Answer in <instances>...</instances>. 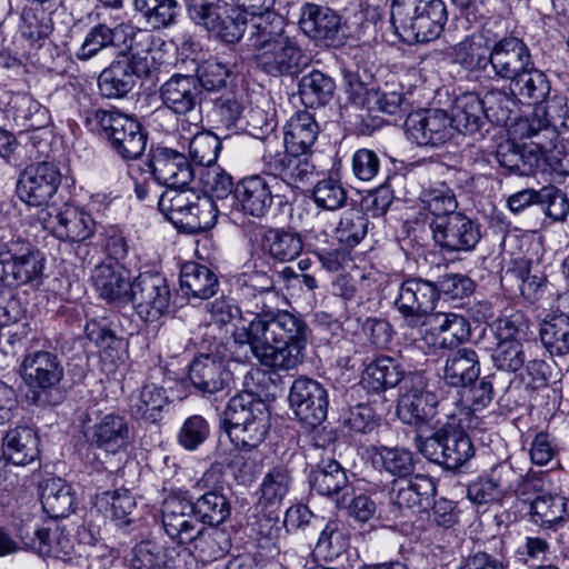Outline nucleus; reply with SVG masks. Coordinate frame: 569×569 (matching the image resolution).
<instances>
[{"mask_svg": "<svg viewBox=\"0 0 569 569\" xmlns=\"http://www.w3.org/2000/svg\"><path fill=\"white\" fill-rule=\"evenodd\" d=\"M497 342L521 341L527 338L529 331V319L521 311L510 315H501L490 325Z\"/></svg>", "mask_w": 569, "mask_h": 569, "instance_id": "obj_63", "label": "nucleus"}, {"mask_svg": "<svg viewBox=\"0 0 569 569\" xmlns=\"http://www.w3.org/2000/svg\"><path fill=\"white\" fill-rule=\"evenodd\" d=\"M405 127L407 138L420 147H443L456 134L449 113L441 109L409 113Z\"/></svg>", "mask_w": 569, "mask_h": 569, "instance_id": "obj_18", "label": "nucleus"}, {"mask_svg": "<svg viewBox=\"0 0 569 569\" xmlns=\"http://www.w3.org/2000/svg\"><path fill=\"white\" fill-rule=\"evenodd\" d=\"M279 181L264 174H251L234 186V199L240 210L256 219L264 218L278 197Z\"/></svg>", "mask_w": 569, "mask_h": 569, "instance_id": "obj_21", "label": "nucleus"}, {"mask_svg": "<svg viewBox=\"0 0 569 569\" xmlns=\"http://www.w3.org/2000/svg\"><path fill=\"white\" fill-rule=\"evenodd\" d=\"M143 166L154 181L168 188H186L194 178L188 158L167 147L152 148Z\"/></svg>", "mask_w": 569, "mask_h": 569, "instance_id": "obj_19", "label": "nucleus"}, {"mask_svg": "<svg viewBox=\"0 0 569 569\" xmlns=\"http://www.w3.org/2000/svg\"><path fill=\"white\" fill-rule=\"evenodd\" d=\"M465 429L448 418L447 423L430 437L417 438L418 450L429 461L447 470H458L475 455L473 445Z\"/></svg>", "mask_w": 569, "mask_h": 569, "instance_id": "obj_7", "label": "nucleus"}, {"mask_svg": "<svg viewBox=\"0 0 569 569\" xmlns=\"http://www.w3.org/2000/svg\"><path fill=\"white\" fill-rule=\"evenodd\" d=\"M249 46L256 67L271 77H293L307 64V56L295 38L288 36L281 16L268 13L250 26Z\"/></svg>", "mask_w": 569, "mask_h": 569, "instance_id": "obj_2", "label": "nucleus"}, {"mask_svg": "<svg viewBox=\"0 0 569 569\" xmlns=\"http://www.w3.org/2000/svg\"><path fill=\"white\" fill-rule=\"evenodd\" d=\"M309 482L318 493L333 496L347 489L348 477L337 460L323 459L311 471Z\"/></svg>", "mask_w": 569, "mask_h": 569, "instance_id": "obj_43", "label": "nucleus"}, {"mask_svg": "<svg viewBox=\"0 0 569 569\" xmlns=\"http://www.w3.org/2000/svg\"><path fill=\"white\" fill-rule=\"evenodd\" d=\"M539 336L542 345L551 356L569 353V316L555 313L540 323Z\"/></svg>", "mask_w": 569, "mask_h": 569, "instance_id": "obj_44", "label": "nucleus"}, {"mask_svg": "<svg viewBox=\"0 0 569 569\" xmlns=\"http://www.w3.org/2000/svg\"><path fill=\"white\" fill-rule=\"evenodd\" d=\"M335 90V80L316 69L303 74L298 82V94L307 108L326 106L333 98Z\"/></svg>", "mask_w": 569, "mask_h": 569, "instance_id": "obj_40", "label": "nucleus"}, {"mask_svg": "<svg viewBox=\"0 0 569 569\" xmlns=\"http://www.w3.org/2000/svg\"><path fill=\"white\" fill-rule=\"evenodd\" d=\"M89 432L92 443L111 453L126 450L130 442V428L127 419L114 412L97 417L94 425L89 428Z\"/></svg>", "mask_w": 569, "mask_h": 569, "instance_id": "obj_28", "label": "nucleus"}, {"mask_svg": "<svg viewBox=\"0 0 569 569\" xmlns=\"http://www.w3.org/2000/svg\"><path fill=\"white\" fill-rule=\"evenodd\" d=\"M529 513L535 523L551 527L569 513V500L558 495H541L533 500Z\"/></svg>", "mask_w": 569, "mask_h": 569, "instance_id": "obj_50", "label": "nucleus"}, {"mask_svg": "<svg viewBox=\"0 0 569 569\" xmlns=\"http://www.w3.org/2000/svg\"><path fill=\"white\" fill-rule=\"evenodd\" d=\"M131 569H194V558L188 547H164L146 539L132 548Z\"/></svg>", "mask_w": 569, "mask_h": 569, "instance_id": "obj_20", "label": "nucleus"}, {"mask_svg": "<svg viewBox=\"0 0 569 569\" xmlns=\"http://www.w3.org/2000/svg\"><path fill=\"white\" fill-rule=\"evenodd\" d=\"M455 26L466 34L461 41L447 49L451 62L468 72H486L493 42L490 31L480 22L472 24L469 13L457 18Z\"/></svg>", "mask_w": 569, "mask_h": 569, "instance_id": "obj_9", "label": "nucleus"}, {"mask_svg": "<svg viewBox=\"0 0 569 569\" xmlns=\"http://www.w3.org/2000/svg\"><path fill=\"white\" fill-rule=\"evenodd\" d=\"M513 467L508 462L497 465L488 478H479L467 488L468 498L478 505L500 500L510 489Z\"/></svg>", "mask_w": 569, "mask_h": 569, "instance_id": "obj_32", "label": "nucleus"}, {"mask_svg": "<svg viewBox=\"0 0 569 569\" xmlns=\"http://www.w3.org/2000/svg\"><path fill=\"white\" fill-rule=\"evenodd\" d=\"M167 402L168 396L163 387L156 383H146L133 400L131 411L138 418L156 422Z\"/></svg>", "mask_w": 569, "mask_h": 569, "instance_id": "obj_53", "label": "nucleus"}, {"mask_svg": "<svg viewBox=\"0 0 569 569\" xmlns=\"http://www.w3.org/2000/svg\"><path fill=\"white\" fill-rule=\"evenodd\" d=\"M40 500L51 518L67 517L76 508L72 487L61 478H47L40 483Z\"/></svg>", "mask_w": 569, "mask_h": 569, "instance_id": "obj_38", "label": "nucleus"}, {"mask_svg": "<svg viewBox=\"0 0 569 569\" xmlns=\"http://www.w3.org/2000/svg\"><path fill=\"white\" fill-rule=\"evenodd\" d=\"M435 242L449 252L471 251L481 239L480 224L461 212L430 220Z\"/></svg>", "mask_w": 569, "mask_h": 569, "instance_id": "obj_15", "label": "nucleus"}, {"mask_svg": "<svg viewBox=\"0 0 569 569\" xmlns=\"http://www.w3.org/2000/svg\"><path fill=\"white\" fill-rule=\"evenodd\" d=\"M439 403L438 396L429 388L426 375L421 371L408 372L399 389V419L407 425L422 426L437 415Z\"/></svg>", "mask_w": 569, "mask_h": 569, "instance_id": "obj_11", "label": "nucleus"}, {"mask_svg": "<svg viewBox=\"0 0 569 569\" xmlns=\"http://www.w3.org/2000/svg\"><path fill=\"white\" fill-rule=\"evenodd\" d=\"M448 13L442 0H393L390 21L403 41L425 43L439 38Z\"/></svg>", "mask_w": 569, "mask_h": 569, "instance_id": "obj_4", "label": "nucleus"}, {"mask_svg": "<svg viewBox=\"0 0 569 569\" xmlns=\"http://www.w3.org/2000/svg\"><path fill=\"white\" fill-rule=\"evenodd\" d=\"M193 74H172L159 89L162 104L177 116H187L201 107L203 96Z\"/></svg>", "mask_w": 569, "mask_h": 569, "instance_id": "obj_24", "label": "nucleus"}, {"mask_svg": "<svg viewBox=\"0 0 569 569\" xmlns=\"http://www.w3.org/2000/svg\"><path fill=\"white\" fill-rule=\"evenodd\" d=\"M196 194L192 191L183 190V188H169L159 198L158 208L174 226L182 228L184 216Z\"/></svg>", "mask_w": 569, "mask_h": 569, "instance_id": "obj_61", "label": "nucleus"}, {"mask_svg": "<svg viewBox=\"0 0 569 569\" xmlns=\"http://www.w3.org/2000/svg\"><path fill=\"white\" fill-rule=\"evenodd\" d=\"M496 159L505 174L528 177L539 164V156L533 149L519 148L510 142L499 144Z\"/></svg>", "mask_w": 569, "mask_h": 569, "instance_id": "obj_42", "label": "nucleus"}, {"mask_svg": "<svg viewBox=\"0 0 569 569\" xmlns=\"http://www.w3.org/2000/svg\"><path fill=\"white\" fill-rule=\"evenodd\" d=\"M539 108L535 111V118L528 123V138L531 139V144L536 147L539 158L541 157L547 162V156L553 150H558L560 144L557 143L559 130L548 122L542 114H539Z\"/></svg>", "mask_w": 569, "mask_h": 569, "instance_id": "obj_56", "label": "nucleus"}, {"mask_svg": "<svg viewBox=\"0 0 569 569\" xmlns=\"http://www.w3.org/2000/svg\"><path fill=\"white\" fill-rule=\"evenodd\" d=\"M495 375H489L478 379L461 391H457L453 400L455 409L447 413V418L453 419L460 428H478L480 418L476 411L487 408L493 400V380Z\"/></svg>", "mask_w": 569, "mask_h": 569, "instance_id": "obj_22", "label": "nucleus"}, {"mask_svg": "<svg viewBox=\"0 0 569 569\" xmlns=\"http://www.w3.org/2000/svg\"><path fill=\"white\" fill-rule=\"evenodd\" d=\"M11 111L13 121L21 131L41 130L49 122L48 110L28 96L19 97Z\"/></svg>", "mask_w": 569, "mask_h": 569, "instance_id": "obj_54", "label": "nucleus"}, {"mask_svg": "<svg viewBox=\"0 0 569 569\" xmlns=\"http://www.w3.org/2000/svg\"><path fill=\"white\" fill-rule=\"evenodd\" d=\"M92 281L99 295L109 301L128 300L129 287L127 272L116 261H104L94 267Z\"/></svg>", "mask_w": 569, "mask_h": 569, "instance_id": "obj_36", "label": "nucleus"}, {"mask_svg": "<svg viewBox=\"0 0 569 569\" xmlns=\"http://www.w3.org/2000/svg\"><path fill=\"white\" fill-rule=\"evenodd\" d=\"M260 246L262 252L277 262L292 261L303 250L302 236L286 228L266 229Z\"/></svg>", "mask_w": 569, "mask_h": 569, "instance_id": "obj_35", "label": "nucleus"}, {"mask_svg": "<svg viewBox=\"0 0 569 569\" xmlns=\"http://www.w3.org/2000/svg\"><path fill=\"white\" fill-rule=\"evenodd\" d=\"M312 199L317 207L335 211L347 204L348 191L339 180L330 177L317 182L312 190Z\"/></svg>", "mask_w": 569, "mask_h": 569, "instance_id": "obj_64", "label": "nucleus"}, {"mask_svg": "<svg viewBox=\"0 0 569 569\" xmlns=\"http://www.w3.org/2000/svg\"><path fill=\"white\" fill-rule=\"evenodd\" d=\"M298 26L318 47L338 49L346 43L342 17L329 7L305 2L300 7Z\"/></svg>", "mask_w": 569, "mask_h": 569, "instance_id": "obj_14", "label": "nucleus"}, {"mask_svg": "<svg viewBox=\"0 0 569 569\" xmlns=\"http://www.w3.org/2000/svg\"><path fill=\"white\" fill-rule=\"evenodd\" d=\"M40 439L28 426H18L7 431L2 440L3 459L14 466L33 462L40 455Z\"/></svg>", "mask_w": 569, "mask_h": 569, "instance_id": "obj_30", "label": "nucleus"}, {"mask_svg": "<svg viewBox=\"0 0 569 569\" xmlns=\"http://www.w3.org/2000/svg\"><path fill=\"white\" fill-rule=\"evenodd\" d=\"M437 301L436 282L420 277L405 279L393 301L396 310L401 316V327L405 331L427 325L428 315L435 310Z\"/></svg>", "mask_w": 569, "mask_h": 569, "instance_id": "obj_10", "label": "nucleus"}, {"mask_svg": "<svg viewBox=\"0 0 569 569\" xmlns=\"http://www.w3.org/2000/svg\"><path fill=\"white\" fill-rule=\"evenodd\" d=\"M529 352V346L521 341H501L492 350L491 359L496 369L516 373L523 369Z\"/></svg>", "mask_w": 569, "mask_h": 569, "instance_id": "obj_58", "label": "nucleus"}, {"mask_svg": "<svg viewBox=\"0 0 569 569\" xmlns=\"http://www.w3.org/2000/svg\"><path fill=\"white\" fill-rule=\"evenodd\" d=\"M44 258L30 242L17 240L0 251V287L16 289L39 286L42 281Z\"/></svg>", "mask_w": 569, "mask_h": 569, "instance_id": "obj_8", "label": "nucleus"}, {"mask_svg": "<svg viewBox=\"0 0 569 569\" xmlns=\"http://www.w3.org/2000/svg\"><path fill=\"white\" fill-rule=\"evenodd\" d=\"M134 8L153 29L171 26L179 12L177 0H134Z\"/></svg>", "mask_w": 569, "mask_h": 569, "instance_id": "obj_57", "label": "nucleus"}, {"mask_svg": "<svg viewBox=\"0 0 569 569\" xmlns=\"http://www.w3.org/2000/svg\"><path fill=\"white\" fill-rule=\"evenodd\" d=\"M510 90L516 97L528 99L533 104L547 101L550 98V83L546 74L536 68L535 62H532V68L522 71L510 82Z\"/></svg>", "mask_w": 569, "mask_h": 569, "instance_id": "obj_45", "label": "nucleus"}, {"mask_svg": "<svg viewBox=\"0 0 569 569\" xmlns=\"http://www.w3.org/2000/svg\"><path fill=\"white\" fill-rule=\"evenodd\" d=\"M289 403L296 417L306 426L316 428L327 418L328 392L317 380L308 377H299L293 380Z\"/></svg>", "mask_w": 569, "mask_h": 569, "instance_id": "obj_16", "label": "nucleus"}, {"mask_svg": "<svg viewBox=\"0 0 569 569\" xmlns=\"http://www.w3.org/2000/svg\"><path fill=\"white\" fill-rule=\"evenodd\" d=\"M408 373L396 358L380 356L371 361L362 375V385L370 391L382 392L405 382Z\"/></svg>", "mask_w": 569, "mask_h": 569, "instance_id": "obj_33", "label": "nucleus"}, {"mask_svg": "<svg viewBox=\"0 0 569 569\" xmlns=\"http://www.w3.org/2000/svg\"><path fill=\"white\" fill-rule=\"evenodd\" d=\"M38 220L43 229L52 232L63 241H83L94 230V221L91 216L81 208L64 203L62 207L42 209L38 213Z\"/></svg>", "mask_w": 569, "mask_h": 569, "instance_id": "obj_17", "label": "nucleus"}, {"mask_svg": "<svg viewBox=\"0 0 569 569\" xmlns=\"http://www.w3.org/2000/svg\"><path fill=\"white\" fill-rule=\"evenodd\" d=\"M61 184L59 168L49 161L29 164L20 174L16 186L18 198L29 207L51 209V200Z\"/></svg>", "mask_w": 569, "mask_h": 569, "instance_id": "obj_12", "label": "nucleus"}, {"mask_svg": "<svg viewBox=\"0 0 569 569\" xmlns=\"http://www.w3.org/2000/svg\"><path fill=\"white\" fill-rule=\"evenodd\" d=\"M218 214V206L211 196L196 194L181 229L190 233L209 230L217 223Z\"/></svg>", "mask_w": 569, "mask_h": 569, "instance_id": "obj_49", "label": "nucleus"}, {"mask_svg": "<svg viewBox=\"0 0 569 569\" xmlns=\"http://www.w3.org/2000/svg\"><path fill=\"white\" fill-rule=\"evenodd\" d=\"M136 83L137 80L129 71L128 66L121 63L119 59L106 68L98 78L100 92L107 98H123Z\"/></svg>", "mask_w": 569, "mask_h": 569, "instance_id": "obj_48", "label": "nucleus"}, {"mask_svg": "<svg viewBox=\"0 0 569 569\" xmlns=\"http://www.w3.org/2000/svg\"><path fill=\"white\" fill-rule=\"evenodd\" d=\"M369 220L359 208L346 210L335 231L337 239L349 248L356 247L368 232Z\"/></svg>", "mask_w": 569, "mask_h": 569, "instance_id": "obj_60", "label": "nucleus"}, {"mask_svg": "<svg viewBox=\"0 0 569 569\" xmlns=\"http://www.w3.org/2000/svg\"><path fill=\"white\" fill-rule=\"evenodd\" d=\"M486 119L489 123L505 126L511 119L517 107L516 96L501 89H490L480 97Z\"/></svg>", "mask_w": 569, "mask_h": 569, "instance_id": "obj_52", "label": "nucleus"}, {"mask_svg": "<svg viewBox=\"0 0 569 569\" xmlns=\"http://www.w3.org/2000/svg\"><path fill=\"white\" fill-rule=\"evenodd\" d=\"M192 386L202 395H213L229 388L232 373L223 360L211 355H201L189 367Z\"/></svg>", "mask_w": 569, "mask_h": 569, "instance_id": "obj_26", "label": "nucleus"}, {"mask_svg": "<svg viewBox=\"0 0 569 569\" xmlns=\"http://www.w3.org/2000/svg\"><path fill=\"white\" fill-rule=\"evenodd\" d=\"M187 543L191 545V548L188 549L192 552L196 565L198 560L211 562L222 558L231 547V538L223 528L200 526L193 538Z\"/></svg>", "mask_w": 569, "mask_h": 569, "instance_id": "obj_34", "label": "nucleus"}, {"mask_svg": "<svg viewBox=\"0 0 569 569\" xmlns=\"http://www.w3.org/2000/svg\"><path fill=\"white\" fill-rule=\"evenodd\" d=\"M532 56L526 42L517 37H503L492 42L490 63L495 77L515 80L522 71L532 68Z\"/></svg>", "mask_w": 569, "mask_h": 569, "instance_id": "obj_23", "label": "nucleus"}, {"mask_svg": "<svg viewBox=\"0 0 569 569\" xmlns=\"http://www.w3.org/2000/svg\"><path fill=\"white\" fill-rule=\"evenodd\" d=\"M449 119L455 133L482 138L489 131L480 96L476 92H465L456 98Z\"/></svg>", "mask_w": 569, "mask_h": 569, "instance_id": "obj_27", "label": "nucleus"}, {"mask_svg": "<svg viewBox=\"0 0 569 569\" xmlns=\"http://www.w3.org/2000/svg\"><path fill=\"white\" fill-rule=\"evenodd\" d=\"M20 376L33 405L54 407L64 400V366L58 353L49 350L27 352L20 365Z\"/></svg>", "mask_w": 569, "mask_h": 569, "instance_id": "obj_5", "label": "nucleus"}, {"mask_svg": "<svg viewBox=\"0 0 569 569\" xmlns=\"http://www.w3.org/2000/svg\"><path fill=\"white\" fill-rule=\"evenodd\" d=\"M479 376V356L473 349H458L447 357L442 379L448 386L457 388V391L476 382Z\"/></svg>", "mask_w": 569, "mask_h": 569, "instance_id": "obj_31", "label": "nucleus"}, {"mask_svg": "<svg viewBox=\"0 0 569 569\" xmlns=\"http://www.w3.org/2000/svg\"><path fill=\"white\" fill-rule=\"evenodd\" d=\"M86 123L97 130L122 159H137L146 149L147 131L136 118L118 110H92L87 113Z\"/></svg>", "mask_w": 569, "mask_h": 569, "instance_id": "obj_6", "label": "nucleus"}, {"mask_svg": "<svg viewBox=\"0 0 569 569\" xmlns=\"http://www.w3.org/2000/svg\"><path fill=\"white\" fill-rule=\"evenodd\" d=\"M292 485L291 470L284 465L272 467L262 478L259 486L257 507L272 517L279 513Z\"/></svg>", "mask_w": 569, "mask_h": 569, "instance_id": "obj_29", "label": "nucleus"}, {"mask_svg": "<svg viewBox=\"0 0 569 569\" xmlns=\"http://www.w3.org/2000/svg\"><path fill=\"white\" fill-rule=\"evenodd\" d=\"M187 11L190 19L212 31L220 26V20L227 18V12L231 10V4L226 0H186Z\"/></svg>", "mask_w": 569, "mask_h": 569, "instance_id": "obj_51", "label": "nucleus"}, {"mask_svg": "<svg viewBox=\"0 0 569 569\" xmlns=\"http://www.w3.org/2000/svg\"><path fill=\"white\" fill-rule=\"evenodd\" d=\"M162 526L166 533L180 546L193 538L201 526L192 501L183 497H168L162 503Z\"/></svg>", "mask_w": 569, "mask_h": 569, "instance_id": "obj_25", "label": "nucleus"}, {"mask_svg": "<svg viewBox=\"0 0 569 569\" xmlns=\"http://www.w3.org/2000/svg\"><path fill=\"white\" fill-rule=\"evenodd\" d=\"M277 298V292H254L248 296H243V306L246 310L243 311L244 316L251 317L247 318V326L243 325L242 332L234 335V339H248L254 331L256 325L258 321H267L272 315H274L279 309L272 306V302Z\"/></svg>", "mask_w": 569, "mask_h": 569, "instance_id": "obj_46", "label": "nucleus"}, {"mask_svg": "<svg viewBox=\"0 0 569 569\" xmlns=\"http://www.w3.org/2000/svg\"><path fill=\"white\" fill-rule=\"evenodd\" d=\"M130 26L120 23L110 28L104 23H99L90 29L84 37L76 56L79 60H89L102 49L110 46H119L124 42Z\"/></svg>", "mask_w": 569, "mask_h": 569, "instance_id": "obj_41", "label": "nucleus"}, {"mask_svg": "<svg viewBox=\"0 0 569 569\" xmlns=\"http://www.w3.org/2000/svg\"><path fill=\"white\" fill-rule=\"evenodd\" d=\"M181 290L199 299H209L219 287L217 274L207 266L197 262H187L180 271Z\"/></svg>", "mask_w": 569, "mask_h": 569, "instance_id": "obj_39", "label": "nucleus"}, {"mask_svg": "<svg viewBox=\"0 0 569 569\" xmlns=\"http://www.w3.org/2000/svg\"><path fill=\"white\" fill-rule=\"evenodd\" d=\"M222 423L237 448L251 450L266 439L270 430V413L257 395L242 391L228 401Z\"/></svg>", "mask_w": 569, "mask_h": 569, "instance_id": "obj_3", "label": "nucleus"}, {"mask_svg": "<svg viewBox=\"0 0 569 569\" xmlns=\"http://www.w3.org/2000/svg\"><path fill=\"white\" fill-rule=\"evenodd\" d=\"M436 492V486L430 477L417 475L407 486L399 487L391 496L392 502L398 508L411 509L421 506L423 500H428Z\"/></svg>", "mask_w": 569, "mask_h": 569, "instance_id": "obj_59", "label": "nucleus"}, {"mask_svg": "<svg viewBox=\"0 0 569 569\" xmlns=\"http://www.w3.org/2000/svg\"><path fill=\"white\" fill-rule=\"evenodd\" d=\"M318 133L319 127L313 114L299 111L286 126L283 147L293 154H307L315 144Z\"/></svg>", "mask_w": 569, "mask_h": 569, "instance_id": "obj_37", "label": "nucleus"}, {"mask_svg": "<svg viewBox=\"0 0 569 569\" xmlns=\"http://www.w3.org/2000/svg\"><path fill=\"white\" fill-rule=\"evenodd\" d=\"M372 463L376 469L385 471L397 478L412 475L415 462L411 451L403 448H389L381 446L375 448Z\"/></svg>", "mask_w": 569, "mask_h": 569, "instance_id": "obj_47", "label": "nucleus"}, {"mask_svg": "<svg viewBox=\"0 0 569 569\" xmlns=\"http://www.w3.org/2000/svg\"><path fill=\"white\" fill-rule=\"evenodd\" d=\"M199 523L219 526L230 515V505L227 498L217 490L202 493L196 502H192Z\"/></svg>", "mask_w": 569, "mask_h": 569, "instance_id": "obj_55", "label": "nucleus"}, {"mask_svg": "<svg viewBox=\"0 0 569 569\" xmlns=\"http://www.w3.org/2000/svg\"><path fill=\"white\" fill-rule=\"evenodd\" d=\"M349 545V526L338 518H332L327 521L321 530L317 541V549L330 556H338L340 552L347 550Z\"/></svg>", "mask_w": 569, "mask_h": 569, "instance_id": "obj_62", "label": "nucleus"}, {"mask_svg": "<svg viewBox=\"0 0 569 569\" xmlns=\"http://www.w3.org/2000/svg\"><path fill=\"white\" fill-rule=\"evenodd\" d=\"M171 291L163 274L158 271L140 272L129 287L128 300L146 321L158 320L170 306Z\"/></svg>", "mask_w": 569, "mask_h": 569, "instance_id": "obj_13", "label": "nucleus"}, {"mask_svg": "<svg viewBox=\"0 0 569 569\" xmlns=\"http://www.w3.org/2000/svg\"><path fill=\"white\" fill-rule=\"evenodd\" d=\"M310 332L300 315L279 309L267 321H258L248 339L236 338V342L248 345L261 366L272 371H289L305 361Z\"/></svg>", "mask_w": 569, "mask_h": 569, "instance_id": "obj_1", "label": "nucleus"}]
</instances>
